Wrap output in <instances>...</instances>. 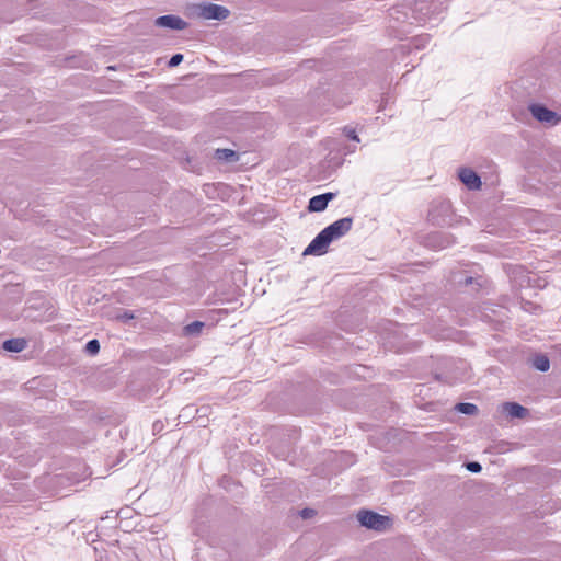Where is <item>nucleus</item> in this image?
I'll use <instances>...</instances> for the list:
<instances>
[{"label":"nucleus","instance_id":"nucleus-1","mask_svg":"<svg viewBox=\"0 0 561 561\" xmlns=\"http://www.w3.org/2000/svg\"><path fill=\"white\" fill-rule=\"evenodd\" d=\"M351 217L341 218L325 227L308 245H329L345 236L352 228Z\"/></svg>","mask_w":561,"mask_h":561},{"label":"nucleus","instance_id":"nucleus-2","mask_svg":"<svg viewBox=\"0 0 561 561\" xmlns=\"http://www.w3.org/2000/svg\"><path fill=\"white\" fill-rule=\"evenodd\" d=\"M428 220L436 226H453L460 222L449 201H435L428 211Z\"/></svg>","mask_w":561,"mask_h":561},{"label":"nucleus","instance_id":"nucleus-3","mask_svg":"<svg viewBox=\"0 0 561 561\" xmlns=\"http://www.w3.org/2000/svg\"><path fill=\"white\" fill-rule=\"evenodd\" d=\"M357 519L362 526L378 531L385 530L391 523V519L388 516L369 510H360L357 513Z\"/></svg>","mask_w":561,"mask_h":561},{"label":"nucleus","instance_id":"nucleus-4","mask_svg":"<svg viewBox=\"0 0 561 561\" xmlns=\"http://www.w3.org/2000/svg\"><path fill=\"white\" fill-rule=\"evenodd\" d=\"M198 15L205 20H225L229 15V10L222 5L208 3L197 7Z\"/></svg>","mask_w":561,"mask_h":561},{"label":"nucleus","instance_id":"nucleus-5","mask_svg":"<svg viewBox=\"0 0 561 561\" xmlns=\"http://www.w3.org/2000/svg\"><path fill=\"white\" fill-rule=\"evenodd\" d=\"M529 111L531 115L540 123L554 126L560 122V116H558L556 112L545 107L543 105L531 104L529 106Z\"/></svg>","mask_w":561,"mask_h":561},{"label":"nucleus","instance_id":"nucleus-6","mask_svg":"<svg viewBox=\"0 0 561 561\" xmlns=\"http://www.w3.org/2000/svg\"><path fill=\"white\" fill-rule=\"evenodd\" d=\"M458 178L460 182L470 191H478L482 186L481 178L471 168H459Z\"/></svg>","mask_w":561,"mask_h":561},{"label":"nucleus","instance_id":"nucleus-7","mask_svg":"<svg viewBox=\"0 0 561 561\" xmlns=\"http://www.w3.org/2000/svg\"><path fill=\"white\" fill-rule=\"evenodd\" d=\"M156 25L160 26V27H168L171 30L181 31V30L186 28L187 23L184 20H182L181 18L175 16V15H162L156 20Z\"/></svg>","mask_w":561,"mask_h":561},{"label":"nucleus","instance_id":"nucleus-8","mask_svg":"<svg viewBox=\"0 0 561 561\" xmlns=\"http://www.w3.org/2000/svg\"><path fill=\"white\" fill-rule=\"evenodd\" d=\"M333 193H324L317 196H313L309 201L308 209L309 211L318 213L322 211L327 208L328 203L334 198Z\"/></svg>","mask_w":561,"mask_h":561},{"label":"nucleus","instance_id":"nucleus-9","mask_svg":"<svg viewBox=\"0 0 561 561\" xmlns=\"http://www.w3.org/2000/svg\"><path fill=\"white\" fill-rule=\"evenodd\" d=\"M502 411L512 419H523L528 414V410L516 402L503 403Z\"/></svg>","mask_w":561,"mask_h":561},{"label":"nucleus","instance_id":"nucleus-10","mask_svg":"<svg viewBox=\"0 0 561 561\" xmlns=\"http://www.w3.org/2000/svg\"><path fill=\"white\" fill-rule=\"evenodd\" d=\"M2 347L8 352L19 353L26 347V341L24 339H9L3 342Z\"/></svg>","mask_w":561,"mask_h":561},{"label":"nucleus","instance_id":"nucleus-11","mask_svg":"<svg viewBox=\"0 0 561 561\" xmlns=\"http://www.w3.org/2000/svg\"><path fill=\"white\" fill-rule=\"evenodd\" d=\"M533 366L539 371H547L550 368L549 358L546 355H536L531 360Z\"/></svg>","mask_w":561,"mask_h":561},{"label":"nucleus","instance_id":"nucleus-12","mask_svg":"<svg viewBox=\"0 0 561 561\" xmlns=\"http://www.w3.org/2000/svg\"><path fill=\"white\" fill-rule=\"evenodd\" d=\"M215 157L218 160L234 162L238 160L237 153L231 149H217Z\"/></svg>","mask_w":561,"mask_h":561},{"label":"nucleus","instance_id":"nucleus-13","mask_svg":"<svg viewBox=\"0 0 561 561\" xmlns=\"http://www.w3.org/2000/svg\"><path fill=\"white\" fill-rule=\"evenodd\" d=\"M205 327V323L202 321H194L183 328V332L187 336L198 335L203 328Z\"/></svg>","mask_w":561,"mask_h":561},{"label":"nucleus","instance_id":"nucleus-14","mask_svg":"<svg viewBox=\"0 0 561 561\" xmlns=\"http://www.w3.org/2000/svg\"><path fill=\"white\" fill-rule=\"evenodd\" d=\"M455 409L458 412L467 414V415H473L478 412L477 405L473 403H469V402L457 403Z\"/></svg>","mask_w":561,"mask_h":561},{"label":"nucleus","instance_id":"nucleus-15","mask_svg":"<svg viewBox=\"0 0 561 561\" xmlns=\"http://www.w3.org/2000/svg\"><path fill=\"white\" fill-rule=\"evenodd\" d=\"M327 252H328V248H305V251L302 252V256H307V255L321 256V255H324Z\"/></svg>","mask_w":561,"mask_h":561},{"label":"nucleus","instance_id":"nucleus-16","mask_svg":"<svg viewBox=\"0 0 561 561\" xmlns=\"http://www.w3.org/2000/svg\"><path fill=\"white\" fill-rule=\"evenodd\" d=\"M85 351L92 355L96 354L100 351V343L96 339L90 340L85 344Z\"/></svg>","mask_w":561,"mask_h":561},{"label":"nucleus","instance_id":"nucleus-17","mask_svg":"<svg viewBox=\"0 0 561 561\" xmlns=\"http://www.w3.org/2000/svg\"><path fill=\"white\" fill-rule=\"evenodd\" d=\"M182 60H183V55L182 54H175V55H173L170 58V60L168 62V66L171 67V68L176 67V66H179L182 62Z\"/></svg>","mask_w":561,"mask_h":561},{"label":"nucleus","instance_id":"nucleus-18","mask_svg":"<svg viewBox=\"0 0 561 561\" xmlns=\"http://www.w3.org/2000/svg\"><path fill=\"white\" fill-rule=\"evenodd\" d=\"M466 468L473 473H478L482 470V466L477 461L466 463Z\"/></svg>","mask_w":561,"mask_h":561},{"label":"nucleus","instance_id":"nucleus-19","mask_svg":"<svg viewBox=\"0 0 561 561\" xmlns=\"http://www.w3.org/2000/svg\"><path fill=\"white\" fill-rule=\"evenodd\" d=\"M344 133H345V135H346L350 139H352V140H354V141L359 142V138H358V136H357V134H356L355 129L350 128V127H345V128H344Z\"/></svg>","mask_w":561,"mask_h":561},{"label":"nucleus","instance_id":"nucleus-20","mask_svg":"<svg viewBox=\"0 0 561 561\" xmlns=\"http://www.w3.org/2000/svg\"><path fill=\"white\" fill-rule=\"evenodd\" d=\"M134 318H135L134 313L129 310H125L121 314L117 316V319H119L124 322H127Z\"/></svg>","mask_w":561,"mask_h":561},{"label":"nucleus","instance_id":"nucleus-21","mask_svg":"<svg viewBox=\"0 0 561 561\" xmlns=\"http://www.w3.org/2000/svg\"><path fill=\"white\" fill-rule=\"evenodd\" d=\"M316 514V511L312 510V508H304L300 511V516L304 518V519H307V518H310L312 517L313 515Z\"/></svg>","mask_w":561,"mask_h":561},{"label":"nucleus","instance_id":"nucleus-22","mask_svg":"<svg viewBox=\"0 0 561 561\" xmlns=\"http://www.w3.org/2000/svg\"><path fill=\"white\" fill-rule=\"evenodd\" d=\"M473 282V278L472 277H466L465 280L462 282L465 285H469V284H472Z\"/></svg>","mask_w":561,"mask_h":561},{"label":"nucleus","instance_id":"nucleus-23","mask_svg":"<svg viewBox=\"0 0 561 561\" xmlns=\"http://www.w3.org/2000/svg\"><path fill=\"white\" fill-rule=\"evenodd\" d=\"M161 426H162L161 424H159V423H154V424H153V430H159V427H161Z\"/></svg>","mask_w":561,"mask_h":561}]
</instances>
